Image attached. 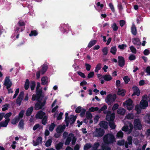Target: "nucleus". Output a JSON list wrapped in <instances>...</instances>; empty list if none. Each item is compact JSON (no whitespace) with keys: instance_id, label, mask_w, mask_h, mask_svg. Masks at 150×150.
Wrapping results in <instances>:
<instances>
[{"instance_id":"f257e3e1","label":"nucleus","mask_w":150,"mask_h":150,"mask_svg":"<svg viewBox=\"0 0 150 150\" xmlns=\"http://www.w3.org/2000/svg\"><path fill=\"white\" fill-rule=\"evenodd\" d=\"M103 139L104 142L107 144L112 143L115 141V139L114 135L111 134H108L105 135Z\"/></svg>"},{"instance_id":"f03ea898","label":"nucleus","mask_w":150,"mask_h":150,"mask_svg":"<svg viewBox=\"0 0 150 150\" xmlns=\"http://www.w3.org/2000/svg\"><path fill=\"white\" fill-rule=\"evenodd\" d=\"M150 101V100L148 99L147 96L146 95H144L142 97V99L140 103V107L141 109H144L148 106L147 101Z\"/></svg>"},{"instance_id":"7ed1b4c3","label":"nucleus","mask_w":150,"mask_h":150,"mask_svg":"<svg viewBox=\"0 0 150 150\" xmlns=\"http://www.w3.org/2000/svg\"><path fill=\"white\" fill-rule=\"evenodd\" d=\"M105 132L104 130L100 128H96L94 132H93L92 134L93 137H100L102 136Z\"/></svg>"},{"instance_id":"20e7f679","label":"nucleus","mask_w":150,"mask_h":150,"mask_svg":"<svg viewBox=\"0 0 150 150\" xmlns=\"http://www.w3.org/2000/svg\"><path fill=\"white\" fill-rule=\"evenodd\" d=\"M116 98V95L109 94L107 96L105 100L108 105H111L115 101Z\"/></svg>"},{"instance_id":"39448f33","label":"nucleus","mask_w":150,"mask_h":150,"mask_svg":"<svg viewBox=\"0 0 150 150\" xmlns=\"http://www.w3.org/2000/svg\"><path fill=\"white\" fill-rule=\"evenodd\" d=\"M123 105L124 106H126L127 109L129 111L132 110L134 106L132 101L130 99H128L124 102Z\"/></svg>"},{"instance_id":"423d86ee","label":"nucleus","mask_w":150,"mask_h":150,"mask_svg":"<svg viewBox=\"0 0 150 150\" xmlns=\"http://www.w3.org/2000/svg\"><path fill=\"white\" fill-rule=\"evenodd\" d=\"M4 85L6 86V88L8 90V93H12L13 91L11 89H9L12 83L10 81L8 77H6L5 79V82L4 83Z\"/></svg>"},{"instance_id":"0eeeda50","label":"nucleus","mask_w":150,"mask_h":150,"mask_svg":"<svg viewBox=\"0 0 150 150\" xmlns=\"http://www.w3.org/2000/svg\"><path fill=\"white\" fill-rule=\"evenodd\" d=\"M133 125L130 123H128L127 125L124 126L122 128V130L124 131L127 132L128 134H129L133 129Z\"/></svg>"},{"instance_id":"6e6552de","label":"nucleus","mask_w":150,"mask_h":150,"mask_svg":"<svg viewBox=\"0 0 150 150\" xmlns=\"http://www.w3.org/2000/svg\"><path fill=\"white\" fill-rule=\"evenodd\" d=\"M45 100L41 101H39V100L38 102L35 105V109L36 110H38L42 108V107L45 105Z\"/></svg>"},{"instance_id":"1a4fd4ad","label":"nucleus","mask_w":150,"mask_h":150,"mask_svg":"<svg viewBox=\"0 0 150 150\" xmlns=\"http://www.w3.org/2000/svg\"><path fill=\"white\" fill-rule=\"evenodd\" d=\"M115 118V114L111 113L110 111H108L106 116V120L108 121H113Z\"/></svg>"},{"instance_id":"9d476101","label":"nucleus","mask_w":150,"mask_h":150,"mask_svg":"<svg viewBox=\"0 0 150 150\" xmlns=\"http://www.w3.org/2000/svg\"><path fill=\"white\" fill-rule=\"evenodd\" d=\"M134 126L136 129H141L142 128V125L140 123V121L139 119H137L134 120Z\"/></svg>"},{"instance_id":"9b49d317","label":"nucleus","mask_w":150,"mask_h":150,"mask_svg":"<svg viewBox=\"0 0 150 150\" xmlns=\"http://www.w3.org/2000/svg\"><path fill=\"white\" fill-rule=\"evenodd\" d=\"M118 62L119 63V65L120 67H123L125 63L124 58L122 56H118Z\"/></svg>"},{"instance_id":"f8f14e48","label":"nucleus","mask_w":150,"mask_h":150,"mask_svg":"<svg viewBox=\"0 0 150 150\" xmlns=\"http://www.w3.org/2000/svg\"><path fill=\"white\" fill-rule=\"evenodd\" d=\"M46 116L45 113L42 111L38 112L35 115V117L37 119H42Z\"/></svg>"},{"instance_id":"ddd939ff","label":"nucleus","mask_w":150,"mask_h":150,"mask_svg":"<svg viewBox=\"0 0 150 150\" xmlns=\"http://www.w3.org/2000/svg\"><path fill=\"white\" fill-rule=\"evenodd\" d=\"M68 122H66L67 126H68V124L69 123L71 124H73L75 121L76 117L75 116H71L69 118Z\"/></svg>"},{"instance_id":"4468645a","label":"nucleus","mask_w":150,"mask_h":150,"mask_svg":"<svg viewBox=\"0 0 150 150\" xmlns=\"http://www.w3.org/2000/svg\"><path fill=\"white\" fill-rule=\"evenodd\" d=\"M10 120L9 119L6 120L4 121H2L0 122V127H6L9 121Z\"/></svg>"},{"instance_id":"2eb2a0df","label":"nucleus","mask_w":150,"mask_h":150,"mask_svg":"<svg viewBox=\"0 0 150 150\" xmlns=\"http://www.w3.org/2000/svg\"><path fill=\"white\" fill-rule=\"evenodd\" d=\"M133 89L134 91V93L132 96L136 95L137 96H139L140 94V91L138 87L136 86H134L133 87Z\"/></svg>"},{"instance_id":"dca6fc26","label":"nucleus","mask_w":150,"mask_h":150,"mask_svg":"<svg viewBox=\"0 0 150 150\" xmlns=\"http://www.w3.org/2000/svg\"><path fill=\"white\" fill-rule=\"evenodd\" d=\"M126 93V91L125 90L118 88L117 94L118 95L121 96H124L125 95Z\"/></svg>"},{"instance_id":"f3484780","label":"nucleus","mask_w":150,"mask_h":150,"mask_svg":"<svg viewBox=\"0 0 150 150\" xmlns=\"http://www.w3.org/2000/svg\"><path fill=\"white\" fill-rule=\"evenodd\" d=\"M65 127V125H59L57 128L56 129L57 133H61L64 129Z\"/></svg>"},{"instance_id":"a211bd4d","label":"nucleus","mask_w":150,"mask_h":150,"mask_svg":"<svg viewBox=\"0 0 150 150\" xmlns=\"http://www.w3.org/2000/svg\"><path fill=\"white\" fill-rule=\"evenodd\" d=\"M132 42L133 43L136 45H139L141 44L140 40L137 38H134L133 39Z\"/></svg>"},{"instance_id":"6ab92c4d","label":"nucleus","mask_w":150,"mask_h":150,"mask_svg":"<svg viewBox=\"0 0 150 150\" xmlns=\"http://www.w3.org/2000/svg\"><path fill=\"white\" fill-rule=\"evenodd\" d=\"M99 125L100 127L104 128H107L108 127V123L104 121H102L100 122Z\"/></svg>"},{"instance_id":"aec40b11","label":"nucleus","mask_w":150,"mask_h":150,"mask_svg":"<svg viewBox=\"0 0 150 150\" xmlns=\"http://www.w3.org/2000/svg\"><path fill=\"white\" fill-rule=\"evenodd\" d=\"M42 138L41 137H38L36 140V142H33V145L35 146H37L41 143L42 142Z\"/></svg>"},{"instance_id":"412c9836","label":"nucleus","mask_w":150,"mask_h":150,"mask_svg":"<svg viewBox=\"0 0 150 150\" xmlns=\"http://www.w3.org/2000/svg\"><path fill=\"white\" fill-rule=\"evenodd\" d=\"M126 110L124 109L120 108L117 110V113L118 114L121 115H124L125 113Z\"/></svg>"},{"instance_id":"4be33fe9","label":"nucleus","mask_w":150,"mask_h":150,"mask_svg":"<svg viewBox=\"0 0 150 150\" xmlns=\"http://www.w3.org/2000/svg\"><path fill=\"white\" fill-rule=\"evenodd\" d=\"M103 78L104 80L107 81H110L112 79L111 76L110 75H105L103 76Z\"/></svg>"},{"instance_id":"5701e85b","label":"nucleus","mask_w":150,"mask_h":150,"mask_svg":"<svg viewBox=\"0 0 150 150\" xmlns=\"http://www.w3.org/2000/svg\"><path fill=\"white\" fill-rule=\"evenodd\" d=\"M33 107H31L28 108L26 112V115L27 116L30 115L33 111Z\"/></svg>"},{"instance_id":"b1692460","label":"nucleus","mask_w":150,"mask_h":150,"mask_svg":"<svg viewBox=\"0 0 150 150\" xmlns=\"http://www.w3.org/2000/svg\"><path fill=\"white\" fill-rule=\"evenodd\" d=\"M40 83L38 82L37 83V86L36 87V92L39 95H40L42 91V89L40 88Z\"/></svg>"},{"instance_id":"393cba45","label":"nucleus","mask_w":150,"mask_h":150,"mask_svg":"<svg viewBox=\"0 0 150 150\" xmlns=\"http://www.w3.org/2000/svg\"><path fill=\"white\" fill-rule=\"evenodd\" d=\"M48 78L47 77H43L41 79L42 84L45 85L48 83Z\"/></svg>"},{"instance_id":"a878e982","label":"nucleus","mask_w":150,"mask_h":150,"mask_svg":"<svg viewBox=\"0 0 150 150\" xmlns=\"http://www.w3.org/2000/svg\"><path fill=\"white\" fill-rule=\"evenodd\" d=\"M71 134H69L68 137L67 138L65 142V145H68L70 144V143L71 140Z\"/></svg>"},{"instance_id":"bb28decb","label":"nucleus","mask_w":150,"mask_h":150,"mask_svg":"<svg viewBox=\"0 0 150 150\" xmlns=\"http://www.w3.org/2000/svg\"><path fill=\"white\" fill-rule=\"evenodd\" d=\"M63 143L62 142H59L55 145V148L57 150H59L61 149L63 146Z\"/></svg>"},{"instance_id":"cd10ccee","label":"nucleus","mask_w":150,"mask_h":150,"mask_svg":"<svg viewBox=\"0 0 150 150\" xmlns=\"http://www.w3.org/2000/svg\"><path fill=\"white\" fill-rule=\"evenodd\" d=\"M131 31L132 34L135 35L137 34V31L136 27L134 24H133L131 28Z\"/></svg>"},{"instance_id":"c85d7f7f","label":"nucleus","mask_w":150,"mask_h":150,"mask_svg":"<svg viewBox=\"0 0 150 150\" xmlns=\"http://www.w3.org/2000/svg\"><path fill=\"white\" fill-rule=\"evenodd\" d=\"M47 69V65L44 64L42 66V69L41 71L42 74H44L46 72Z\"/></svg>"},{"instance_id":"c756f323","label":"nucleus","mask_w":150,"mask_h":150,"mask_svg":"<svg viewBox=\"0 0 150 150\" xmlns=\"http://www.w3.org/2000/svg\"><path fill=\"white\" fill-rule=\"evenodd\" d=\"M15 33L14 34V36L16 35V38H18L19 37V33L18 31L19 30V27L16 26L15 27V28L14 29Z\"/></svg>"},{"instance_id":"7c9ffc66","label":"nucleus","mask_w":150,"mask_h":150,"mask_svg":"<svg viewBox=\"0 0 150 150\" xmlns=\"http://www.w3.org/2000/svg\"><path fill=\"white\" fill-rule=\"evenodd\" d=\"M117 51V49L116 46H113L112 47L110 50V52L113 54L115 55Z\"/></svg>"},{"instance_id":"2f4dec72","label":"nucleus","mask_w":150,"mask_h":150,"mask_svg":"<svg viewBox=\"0 0 150 150\" xmlns=\"http://www.w3.org/2000/svg\"><path fill=\"white\" fill-rule=\"evenodd\" d=\"M71 144L72 145H74L75 144L76 139L73 134H71Z\"/></svg>"},{"instance_id":"473e14b6","label":"nucleus","mask_w":150,"mask_h":150,"mask_svg":"<svg viewBox=\"0 0 150 150\" xmlns=\"http://www.w3.org/2000/svg\"><path fill=\"white\" fill-rule=\"evenodd\" d=\"M24 123L23 120H21L19 122V129H23L24 128Z\"/></svg>"},{"instance_id":"72a5a7b5","label":"nucleus","mask_w":150,"mask_h":150,"mask_svg":"<svg viewBox=\"0 0 150 150\" xmlns=\"http://www.w3.org/2000/svg\"><path fill=\"white\" fill-rule=\"evenodd\" d=\"M96 41V40H92L89 43L88 47L90 48L91 47L93 46L95 44Z\"/></svg>"},{"instance_id":"f704fd0d","label":"nucleus","mask_w":150,"mask_h":150,"mask_svg":"<svg viewBox=\"0 0 150 150\" xmlns=\"http://www.w3.org/2000/svg\"><path fill=\"white\" fill-rule=\"evenodd\" d=\"M99 144L98 143H95L93 147H92L91 150H97L98 147L99 146Z\"/></svg>"},{"instance_id":"c9c22d12","label":"nucleus","mask_w":150,"mask_h":150,"mask_svg":"<svg viewBox=\"0 0 150 150\" xmlns=\"http://www.w3.org/2000/svg\"><path fill=\"white\" fill-rule=\"evenodd\" d=\"M123 135V133L121 131H119L117 134L116 137L118 138H122Z\"/></svg>"},{"instance_id":"e433bc0d","label":"nucleus","mask_w":150,"mask_h":150,"mask_svg":"<svg viewBox=\"0 0 150 150\" xmlns=\"http://www.w3.org/2000/svg\"><path fill=\"white\" fill-rule=\"evenodd\" d=\"M29 81L28 79H26L25 84V90H27L29 88Z\"/></svg>"},{"instance_id":"4c0bfd02","label":"nucleus","mask_w":150,"mask_h":150,"mask_svg":"<svg viewBox=\"0 0 150 150\" xmlns=\"http://www.w3.org/2000/svg\"><path fill=\"white\" fill-rule=\"evenodd\" d=\"M134 117V116L133 114L132 113H129L127 114L125 116V118H127V119H132Z\"/></svg>"},{"instance_id":"58836bf2","label":"nucleus","mask_w":150,"mask_h":150,"mask_svg":"<svg viewBox=\"0 0 150 150\" xmlns=\"http://www.w3.org/2000/svg\"><path fill=\"white\" fill-rule=\"evenodd\" d=\"M102 51L103 52V55H107L108 53V48L107 47H105L103 48L102 50Z\"/></svg>"},{"instance_id":"ea45409f","label":"nucleus","mask_w":150,"mask_h":150,"mask_svg":"<svg viewBox=\"0 0 150 150\" xmlns=\"http://www.w3.org/2000/svg\"><path fill=\"white\" fill-rule=\"evenodd\" d=\"M92 145L90 144H86L84 147V150H87L91 147Z\"/></svg>"},{"instance_id":"a19ab883","label":"nucleus","mask_w":150,"mask_h":150,"mask_svg":"<svg viewBox=\"0 0 150 150\" xmlns=\"http://www.w3.org/2000/svg\"><path fill=\"white\" fill-rule=\"evenodd\" d=\"M113 30L114 31H116L117 30L118 27L116 24L115 23H113L111 26Z\"/></svg>"},{"instance_id":"79ce46f5","label":"nucleus","mask_w":150,"mask_h":150,"mask_svg":"<svg viewBox=\"0 0 150 150\" xmlns=\"http://www.w3.org/2000/svg\"><path fill=\"white\" fill-rule=\"evenodd\" d=\"M101 68V64H98L96 68L95 71V72H97L98 71L100 70Z\"/></svg>"},{"instance_id":"37998d69","label":"nucleus","mask_w":150,"mask_h":150,"mask_svg":"<svg viewBox=\"0 0 150 150\" xmlns=\"http://www.w3.org/2000/svg\"><path fill=\"white\" fill-rule=\"evenodd\" d=\"M52 142V141L51 139H48L45 144V146L47 147L50 146L51 145Z\"/></svg>"},{"instance_id":"c03bdc74","label":"nucleus","mask_w":150,"mask_h":150,"mask_svg":"<svg viewBox=\"0 0 150 150\" xmlns=\"http://www.w3.org/2000/svg\"><path fill=\"white\" fill-rule=\"evenodd\" d=\"M86 117L88 119L91 120L92 118V115L91 113L89 112H87L86 115Z\"/></svg>"},{"instance_id":"a18cd8bd","label":"nucleus","mask_w":150,"mask_h":150,"mask_svg":"<svg viewBox=\"0 0 150 150\" xmlns=\"http://www.w3.org/2000/svg\"><path fill=\"white\" fill-rule=\"evenodd\" d=\"M55 125L54 123H52L50 125L49 127V130L50 131H52L54 129Z\"/></svg>"},{"instance_id":"49530a36","label":"nucleus","mask_w":150,"mask_h":150,"mask_svg":"<svg viewBox=\"0 0 150 150\" xmlns=\"http://www.w3.org/2000/svg\"><path fill=\"white\" fill-rule=\"evenodd\" d=\"M9 106V105L8 104L6 103L4 105V108H2V110L3 111H4L5 110H7L8 107Z\"/></svg>"},{"instance_id":"de8ad7c7","label":"nucleus","mask_w":150,"mask_h":150,"mask_svg":"<svg viewBox=\"0 0 150 150\" xmlns=\"http://www.w3.org/2000/svg\"><path fill=\"white\" fill-rule=\"evenodd\" d=\"M123 80L126 83H127L130 81V79L127 76H126L124 77Z\"/></svg>"},{"instance_id":"09e8293b","label":"nucleus","mask_w":150,"mask_h":150,"mask_svg":"<svg viewBox=\"0 0 150 150\" xmlns=\"http://www.w3.org/2000/svg\"><path fill=\"white\" fill-rule=\"evenodd\" d=\"M109 125L110 127L112 129H115L116 127V125H115V123L112 121L110 122Z\"/></svg>"},{"instance_id":"8fccbe9b","label":"nucleus","mask_w":150,"mask_h":150,"mask_svg":"<svg viewBox=\"0 0 150 150\" xmlns=\"http://www.w3.org/2000/svg\"><path fill=\"white\" fill-rule=\"evenodd\" d=\"M141 108L140 106H139L138 105H137L135 106V109L137 111V113H138L140 112Z\"/></svg>"},{"instance_id":"3c124183","label":"nucleus","mask_w":150,"mask_h":150,"mask_svg":"<svg viewBox=\"0 0 150 150\" xmlns=\"http://www.w3.org/2000/svg\"><path fill=\"white\" fill-rule=\"evenodd\" d=\"M35 82L34 81H31L30 83V88L31 90H33L35 86Z\"/></svg>"},{"instance_id":"603ef678","label":"nucleus","mask_w":150,"mask_h":150,"mask_svg":"<svg viewBox=\"0 0 150 150\" xmlns=\"http://www.w3.org/2000/svg\"><path fill=\"white\" fill-rule=\"evenodd\" d=\"M47 119V117L46 116H45L44 117H43V119L42 121V123L43 124L45 125L46 124Z\"/></svg>"},{"instance_id":"864d4df0","label":"nucleus","mask_w":150,"mask_h":150,"mask_svg":"<svg viewBox=\"0 0 150 150\" xmlns=\"http://www.w3.org/2000/svg\"><path fill=\"white\" fill-rule=\"evenodd\" d=\"M130 49L132 53L135 54L137 52L136 50L133 46H130Z\"/></svg>"},{"instance_id":"5fc2aeb1","label":"nucleus","mask_w":150,"mask_h":150,"mask_svg":"<svg viewBox=\"0 0 150 150\" xmlns=\"http://www.w3.org/2000/svg\"><path fill=\"white\" fill-rule=\"evenodd\" d=\"M11 114L12 113L11 112H9L6 114L4 116L5 119L6 120L9 119L8 118L11 115Z\"/></svg>"},{"instance_id":"6e6d98bb","label":"nucleus","mask_w":150,"mask_h":150,"mask_svg":"<svg viewBox=\"0 0 150 150\" xmlns=\"http://www.w3.org/2000/svg\"><path fill=\"white\" fill-rule=\"evenodd\" d=\"M98 110V108L97 107L94 108L92 107L89 108V110L91 112H94L95 111H97Z\"/></svg>"},{"instance_id":"4d7b16f0","label":"nucleus","mask_w":150,"mask_h":150,"mask_svg":"<svg viewBox=\"0 0 150 150\" xmlns=\"http://www.w3.org/2000/svg\"><path fill=\"white\" fill-rule=\"evenodd\" d=\"M38 34L37 32L35 30L32 31L31 33L29 35L30 36H32L33 35L36 36Z\"/></svg>"},{"instance_id":"13d9d810","label":"nucleus","mask_w":150,"mask_h":150,"mask_svg":"<svg viewBox=\"0 0 150 150\" xmlns=\"http://www.w3.org/2000/svg\"><path fill=\"white\" fill-rule=\"evenodd\" d=\"M127 47V45L125 44H122V45H120L118 46V47L121 50L124 49Z\"/></svg>"},{"instance_id":"bf43d9fd","label":"nucleus","mask_w":150,"mask_h":150,"mask_svg":"<svg viewBox=\"0 0 150 150\" xmlns=\"http://www.w3.org/2000/svg\"><path fill=\"white\" fill-rule=\"evenodd\" d=\"M145 71L147 74V75H150V67L148 66L146 67L145 69Z\"/></svg>"},{"instance_id":"052dcab7","label":"nucleus","mask_w":150,"mask_h":150,"mask_svg":"<svg viewBox=\"0 0 150 150\" xmlns=\"http://www.w3.org/2000/svg\"><path fill=\"white\" fill-rule=\"evenodd\" d=\"M102 150H110V148L107 146L103 145L102 146Z\"/></svg>"},{"instance_id":"680f3d73","label":"nucleus","mask_w":150,"mask_h":150,"mask_svg":"<svg viewBox=\"0 0 150 150\" xmlns=\"http://www.w3.org/2000/svg\"><path fill=\"white\" fill-rule=\"evenodd\" d=\"M19 93V88H17L16 91L15 93L13 96V99L15 98L16 96L18 95Z\"/></svg>"},{"instance_id":"e2e57ef3","label":"nucleus","mask_w":150,"mask_h":150,"mask_svg":"<svg viewBox=\"0 0 150 150\" xmlns=\"http://www.w3.org/2000/svg\"><path fill=\"white\" fill-rule=\"evenodd\" d=\"M82 110L81 107L80 106H79L77 107L75 110L76 112L77 113H79L81 112V111Z\"/></svg>"},{"instance_id":"0e129e2a","label":"nucleus","mask_w":150,"mask_h":150,"mask_svg":"<svg viewBox=\"0 0 150 150\" xmlns=\"http://www.w3.org/2000/svg\"><path fill=\"white\" fill-rule=\"evenodd\" d=\"M78 74L81 76L83 78H85L86 77V76L84 74L81 72L78 71L77 72Z\"/></svg>"},{"instance_id":"69168bd1","label":"nucleus","mask_w":150,"mask_h":150,"mask_svg":"<svg viewBox=\"0 0 150 150\" xmlns=\"http://www.w3.org/2000/svg\"><path fill=\"white\" fill-rule=\"evenodd\" d=\"M119 107V105L117 104H115L112 107V110H115L118 108Z\"/></svg>"},{"instance_id":"338daca9","label":"nucleus","mask_w":150,"mask_h":150,"mask_svg":"<svg viewBox=\"0 0 150 150\" xmlns=\"http://www.w3.org/2000/svg\"><path fill=\"white\" fill-rule=\"evenodd\" d=\"M135 58L136 57L133 54L130 55L129 57V59L130 60H134Z\"/></svg>"},{"instance_id":"774afa93","label":"nucleus","mask_w":150,"mask_h":150,"mask_svg":"<svg viewBox=\"0 0 150 150\" xmlns=\"http://www.w3.org/2000/svg\"><path fill=\"white\" fill-rule=\"evenodd\" d=\"M85 66L86 70L89 71L91 68V66L88 64H86Z\"/></svg>"}]
</instances>
